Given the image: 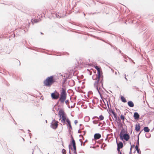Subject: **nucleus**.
<instances>
[{
  "label": "nucleus",
  "mask_w": 154,
  "mask_h": 154,
  "mask_svg": "<svg viewBox=\"0 0 154 154\" xmlns=\"http://www.w3.org/2000/svg\"><path fill=\"white\" fill-rule=\"evenodd\" d=\"M58 115L60 117L59 120L61 121V123L63 125L65 124L66 122H67V119H69L67 118L65 112L62 109L59 111Z\"/></svg>",
  "instance_id": "1"
},
{
  "label": "nucleus",
  "mask_w": 154,
  "mask_h": 154,
  "mask_svg": "<svg viewBox=\"0 0 154 154\" xmlns=\"http://www.w3.org/2000/svg\"><path fill=\"white\" fill-rule=\"evenodd\" d=\"M55 79L53 76L48 77L44 80L43 84L45 86L47 87H51L55 82Z\"/></svg>",
  "instance_id": "2"
},
{
  "label": "nucleus",
  "mask_w": 154,
  "mask_h": 154,
  "mask_svg": "<svg viewBox=\"0 0 154 154\" xmlns=\"http://www.w3.org/2000/svg\"><path fill=\"white\" fill-rule=\"evenodd\" d=\"M100 76L97 75V74H94L92 76V79L94 80L95 81L94 83V86L96 87L98 91L100 89L99 86L102 84L99 82L100 78Z\"/></svg>",
  "instance_id": "3"
},
{
  "label": "nucleus",
  "mask_w": 154,
  "mask_h": 154,
  "mask_svg": "<svg viewBox=\"0 0 154 154\" xmlns=\"http://www.w3.org/2000/svg\"><path fill=\"white\" fill-rule=\"evenodd\" d=\"M66 97V90L63 88H62L60 94V97L59 101L62 103H64Z\"/></svg>",
  "instance_id": "4"
},
{
  "label": "nucleus",
  "mask_w": 154,
  "mask_h": 154,
  "mask_svg": "<svg viewBox=\"0 0 154 154\" xmlns=\"http://www.w3.org/2000/svg\"><path fill=\"white\" fill-rule=\"evenodd\" d=\"M124 133V132H123L122 131L120 133L119 135L120 138L122 140H123V139H124L126 141H128L130 139V136L128 134H123Z\"/></svg>",
  "instance_id": "5"
},
{
  "label": "nucleus",
  "mask_w": 154,
  "mask_h": 154,
  "mask_svg": "<svg viewBox=\"0 0 154 154\" xmlns=\"http://www.w3.org/2000/svg\"><path fill=\"white\" fill-rule=\"evenodd\" d=\"M58 122L55 120H53L51 122V127L53 129L55 130L58 127Z\"/></svg>",
  "instance_id": "6"
},
{
  "label": "nucleus",
  "mask_w": 154,
  "mask_h": 154,
  "mask_svg": "<svg viewBox=\"0 0 154 154\" xmlns=\"http://www.w3.org/2000/svg\"><path fill=\"white\" fill-rule=\"evenodd\" d=\"M51 96L53 99L57 100L59 97V93L56 92H55L51 93Z\"/></svg>",
  "instance_id": "7"
},
{
  "label": "nucleus",
  "mask_w": 154,
  "mask_h": 154,
  "mask_svg": "<svg viewBox=\"0 0 154 154\" xmlns=\"http://www.w3.org/2000/svg\"><path fill=\"white\" fill-rule=\"evenodd\" d=\"M101 137V134H95L94 136V139L95 140L99 139Z\"/></svg>",
  "instance_id": "8"
},
{
  "label": "nucleus",
  "mask_w": 154,
  "mask_h": 154,
  "mask_svg": "<svg viewBox=\"0 0 154 154\" xmlns=\"http://www.w3.org/2000/svg\"><path fill=\"white\" fill-rule=\"evenodd\" d=\"M140 124H136L135 125V130L138 132L140 130Z\"/></svg>",
  "instance_id": "9"
},
{
  "label": "nucleus",
  "mask_w": 154,
  "mask_h": 154,
  "mask_svg": "<svg viewBox=\"0 0 154 154\" xmlns=\"http://www.w3.org/2000/svg\"><path fill=\"white\" fill-rule=\"evenodd\" d=\"M117 147L121 149L123 147V144L122 142H119V143L117 142Z\"/></svg>",
  "instance_id": "10"
},
{
  "label": "nucleus",
  "mask_w": 154,
  "mask_h": 154,
  "mask_svg": "<svg viewBox=\"0 0 154 154\" xmlns=\"http://www.w3.org/2000/svg\"><path fill=\"white\" fill-rule=\"evenodd\" d=\"M67 125H68L69 126V129H72V128L71 125V122L69 119H67Z\"/></svg>",
  "instance_id": "11"
},
{
  "label": "nucleus",
  "mask_w": 154,
  "mask_h": 154,
  "mask_svg": "<svg viewBox=\"0 0 154 154\" xmlns=\"http://www.w3.org/2000/svg\"><path fill=\"white\" fill-rule=\"evenodd\" d=\"M135 119H138L139 118V115L137 112H135L134 115Z\"/></svg>",
  "instance_id": "12"
},
{
  "label": "nucleus",
  "mask_w": 154,
  "mask_h": 154,
  "mask_svg": "<svg viewBox=\"0 0 154 154\" xmlns=\"http://www.w3.org/2000/svg\"><path fill=\"white\" fill-rule=\"evenodd\" d=\"M128 105L130 107H133L134 106V105L133 102L132 101H129L128 103Z\"/></svg>",
  "instance_id": "13"
},
{
  "label": "nucleus",
  "mask_w": 154,
  "mask_h": 154,
  "mask_svg": "<svg viewBox=\"0 0 154 154\" xmlns=\"http://www.w3.org/2000/svg\"><path fill=\"white\" fill-rule=\"evenodd\" d=\"M71 140H72V141H71V143L72 144V145L73 146V147L74 146H76V144H75V141L74 140V139L73 137H71Z\"/></svg>",
  "instance_id": "14"
},
{
  "label": "nucleus",
  "mask_w": 154,
  "mask_h": 154,
  "mask_svg": "<svg viewBox=\"0 0 154 154\" xmlns=\"http://www.w3.org/2000/svg\"><path fill=\"white\" fill-rule=\"evenodd\" d=\"M144 131L145 132H148L149 131V129L148 127H145L143 129Z\"/></svg>",
  "instance_id": "15"
},
{
  "label": "nucleus",
  "mask_w": 154,
  "mask_h": 154,
  "mask_svg": "<svg viewBox=\"0 0 154 154\" xmlns=\"http://www.w3.org/2000/svg\"><path fill=\"white\" fill-rule=\"evenodd\" d=\"M121 99L122 102L124 103H125L126 102V100L125 98L124 97L122 96H121Z\"/></svg>",
  "instance_id": "16"
},
{
  "label": "nucleus",
  "mask_w": 154,
  "mask_h": 154,
  "mask_svg": "<svg viewBox=\"0 0 154 154\" xmlns=\"http://www.w3.org/2000/svg\"><path fill=\"white\" fill-rule=\"evenodd\" d=\"M101 74H102V72L101 70L97 71V75H98L100 77Z\"/></svg>",
  "instance_id": "17"
},
{
  "label": "nucleus",
  "mask_w": 154,
  "mask_h": 154,
  "mask_svg": "<svg viewBox=\"0 0 154 154\" xmlns=\"http://www.w3.org/2000/svg\"><path fill=\"white\" fill-rule=\"evenodd\" d=\"M94 67L97 70V71L101 70L100 67H99V66H94Z\"/></svg>",
  "instance_id": "18"
},
{
  "label": "nucleus",
  "mask_w": 154,
  "mask_h": 154,
  "mask_svg": "<svg viewBox=\"0 0 154 154\" xmlns=\"http://www.w3.org/2000/svg\"><path fill=\"white\" fill-rule=\"evenodd\" d=\"M120 118L122 120V121L124 122L125 120V117L123 115H121L120 116Z\"/></svg>",
  "instance_id": "19"
},
{
  "label": "nucleus",
  "mask_w": 154,
  "mask_h": 154,
  "mask_svg": "<svg viewBox=\"0 0 154 154\" xmlns=\"http://www.w3.org/2000/svg\"><path fill=\"white\" fill-rule=\"evenodd\" d=\"M99 118L100 120L101 121L104 119V117L103 115H101L100 116Z\"/></svg>",
  "instance_id": "20"
},
{
  "label": "nucleus",
  "mask_w": 154,
  "mask_h": 154,
  "mask_svg": "<svg viewBox=\"0 0 154 154\" xmlns=\"http://www.w3.org/2000/svg\"><path fill=\"white\" fill-rule=\"evenodd\" d=\"M135 148L137 151V152L138 153H139V150L138 149V145H136L135 146Z\"/></svg>",
  "instance_id": "21"
},
{
  "label": "nucleus",
  "mask_w": 154,
  "mask_h": 154,
  "mask_svg": "<svg viewBox=\"0 0 154 154\" xmlns=\"http://www.w3.org/2000/svg\"><path fill=\"white\" fill-rule=\"evenodd\" d=\"M73 151H74V152L76 154V146H73Z\"/></svg>",
  "instance_id": "22"
},
{
  "label": "nucleus",
  "mask_w": 154,
  "mask_h": 154,
  "mask_svg": "<svg viewBox=\"0 0 154 154\" xmlns=\"http://www.w3.org/2000/svg\"><path fill=\"white\" fill-rule=\"evenodd\" d=\"M62 152L63 154H66V151L65 149H63L62 150Z\"/></svg>",
  "instance_id": "23"
},
{
  "label": "nucleus",
  "mask_w": 154,
  "mask_h": 154,
  "mask_svg": "<svg viewBox=\"0 0 154 154\" xmlns=\"http://www.w3.org/2000/svg\"><path fill=\"white\" fill-rule=\"evenodd\" d=\"M112 113L113 114L114 117L115 118H117V116L116 115V113L114 112H112Z\"/></svg>",
  "instance_id": "24"
},
{
  "label": "nucleus",
  "mask_w": 154,
  "mask_h": 154,
  "mask_svg": "<svg viewBox=\"0 0 154 154\" xmlns=\"http://www.w3.org/2000/svg\"><path fill=\"white\" fill-rule=\"evenodd\" d=\"M139 138L138 139V140H137V145H138V146L139 145Z\"/></svg>",
  "instance_id": "25"
},
{
  "label": "nucleus",
  "mask_w": 154,
  "mask_h": 154,
  "mask_svg": "<svg viewBox=\"0 0 154 154\" xmlns=\"http://www.w3.org/2000/svg\"><path fill=\"white\" fill-rule=\"evenodd\" d=\"M32 22H34V23H36L38 22V21L37 20L35 19L34 20H33V21Z\"/></svg>",
  "instance_id": "26"
},
{
  "label": "nucleus",
  "mask_w": 154,
  "mask_h": 154,
  "mask_svg": "<svg viewBox=\"0 0 154 154\" xmlns=\"http://www.w3.org/2000/svg\"><path fill=\"white\" fill-rule=\"evenodd\" d=\"M69 100H66L65 101V103L67 105L69 104Z\"/></svg>",
  "instance_id": "27"
},
{
  "label": "nucleus",
  "mask_w": 154,
  "mask_h": 154,
  "mask_svg": "<svg viewBox=\"0 0 154 154\" xmlns=\"http://www.w3.org/2000/svg\"><path fill=\"white\" fill-rule=\"evenodd\" d=\"M120 149H121V148H119L117 147V150H118V152L119 153V152H120Z\"/></svg>",
  "instance_id": "28"
},
{
  "label": "nucleus",
  "mask_w": 154,
  "mask_h": 154,
  "mask_svg": "<svg viewBox=\"0 0 154 154\" xmlns=\"http://www.w3.org/2000/svg\"><path fill=\"white\" fill-rule=\"evenodd\" d=\"M78 122V121L77 120H75L74 121V123L75 124H76Z\"/></svg>",
  "instance_id": "29"
},
{
  "label": "nucleus",
  "mask_w": 154,
  "mask_h": 154,
  "mask_svg": "<svg viewBox=\"0 0 154 154\" xmlns=\"http://www.w3.org/2000/svg\"><path fill=\"white\" fill-rule=\"evenodd\" d=\"M119 154H122V153H121V152H120L119 153Z\"/></svg>",
  "instance_id": "30"
},
{
  "label": "nucleus",
  "mask_w": 154,
  "mask_h": 154,
  "mask_svg": "<svg viewBox=\"0 0 154 154\" xmlns=\"http://www.w3.org/2000/svg\"><path fill=\"white\" fill-rule=\"evenodd\" d=\"M95 118H97V119H98V118H98V117H96Z\"/></svg>",
  "instance_id": "31"
},
{
  "label": "nucleus",
  "mask_w": 154,
  "mask_h": 154,
  "mask_svg": "<svg viewBox=\"0 0 154 154\" xmlns=\"http://www.w3.org/2000/svg\"><path fill=\"white\" fill-rule=\"evenodd\" d=\"M41 34H42V35L43 34V33H42V32H41Z\"/></svg>",
  "instance_id": "32"
}]
</instances>
